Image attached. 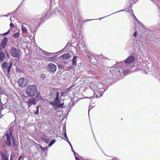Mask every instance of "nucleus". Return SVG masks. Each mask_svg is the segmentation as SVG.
<instances>
[{"label":"nucleus","mask_w":160,"mask_h":160,"mask_svg":"<svg viewBox=\"0 0 160 160\" xmlns=\"http://www.w3.org/2000/svg\"><path fill=\"white\" fill-rule=\"evenodd\" d=\"M8 15H9V14H7V15H4L3 16L7 17H8Z\"/></svg>","instance_id":"obj_53"},{"label":"nucleus","mask_w":160,"mask_h":160,"mask_svg":"<svg viewBox=\"0 0 160 160\" xmlns=\"http://www.w3.org/2000/svg\"><path fill=\"white\" fill-rule=\"evenodd\" d=\"M0 154L2 160H9L6 154L1 152Z\"/></svg>","instance_id":"obj_18"},{"label":"nucleus","mask_w":160,"mask_h":160,"mask_svg":"<svg viewBox=\"0 0 160 160\" xmlns=\"http://www.w3.org/2000/svg\"><path fill=\"white\" fill-rule=\"evenodd\" d=\"M93 20V19L88 20H86V21H91V20Z\"/></svg>","instance_id":"obj_55"},{"label":"nucleus","mask_w":160,"mask_h":160,"mask_svg":"<svg viewBox=\"0 0 160 160\" xmlns=\"http://www.w3.org/2000/svg\"><path fill=\"white\" fill-rule=\"evenodd\" d=\"M15 154H11L10 155V160H14Z\"/></svg>","instance_id":"obj_38"},{"label":"nucleus","mask_w":160,"mask_h":160,"mask_svg":"<svg viewBox=\"0 0 160 160\" xmlns=\"http://www.w3.org/2000/svg\"><path fill=\"white\" fill-rule=\"evenodd\" d=\"M59 10V9L58 8H56L54 9L51 12V15H53L55 13H57V12H58Z\"/></svg>","instance_id":"obj_25"},{"label":"nucleus","mask_w":160,"mask_h":160,"mask_svg":"<svg viewBox=\"0 0 160 160\" xmlns=\"http://www.w3.org/2000/svg\"><path fill=\"white\" fill-rule=\"evenodd\" d=\"M3 93L2 91V88L0 86V95H1Z\"/></svg>","instance_id":"obj_49"},{"label":"nucleus","mask_w":160,"mask_h":160,"mask_svg":"<svg viewBox=\"0 0 160 160\" xmlns=\"http://www.w3.org/2000/svg\"><path fill=\"white\" fill-rule=\"evenodd\" d=\"M106 17H107V16H106ZM105 17H103V18H105ZM102 18H99V19H100V20H101V19H102Z\"/></svg>","instance_id":"obj_56"},{"label":"nucleus","mask_w":160,"mask_h":160,"mask_svg":"<svg viewBox=\"0 0 160 160\" xmlns=\"http://www.w3.org/2000/svg\"><path fill=\"white\" fill-rule=\"evenodd\" d=\"M22 158V156H20L19 157V158H18V160H20Z\"/></svg>","instance_id":"obj_51"},{"label":"nucleus","mask_w":160,"mask_h":160,"mask_svg":"<svg viewBox=\"0 0 160 160\" xmlns=\"http://www.w3.org/2000/svg\"><path fill=\"white\" fill-rule=\"evenodd\" d=\"M12 144H13V146H15V145H16V142H15V139H14V138L13 136H12Z\"/></svg>","instance_id":"obj_37"},{"label":"nucleus","mask_w":160,"mask_h":160,"mask_svg":"<svg viewBox=\"0 0 160 160\" xmlns=\"http://www.w3.org/2000/svg\"><path fill=\"white\" fill-rule=\"evenodd\" d=\"M10 26L11 27H13L15 26V25L14 24L12 23H11L10 24Z\"/></svg>","instance_id":"obj_46"},{"label":"nucleus","mask_w":160,"mask_h":160,"mask_svg":"<svg viewBox=\"0 0 160 160\" xmlns=\"http://www.w3.org/2000/svg\"><path fill=\"white\" fill-rule=\"evenodd\" d=\"M47 68L48 71L52 73H54L57 69L56 66L52 63H49Z\"/></svg>","instance_id":"obj_8"},{"label":"nucleus","mask_w":160,"mask_h":160,"mask_svg":"<svg viewBox=\"0 0 160 160\" xmlns=\"http://www.w3.org/2000/svg\"><path fill=\"white\" fill-rule=\"evenodd\" d=\"M36 95V96L34 97V98L36 102H38L43 99L40 93H37Z\"/></svg>","instance_id":"obj_16"},{"label":"nucleus","mask_w":160,"mask_h":160,"mask_svg":"<svg viewBox=\"0 0 160 160\" xmlns=\"http://www.w3.org/2000/svg\"><path fill=\"white\" fill-rule=\"evenodd\" d=\"M117 74L118 76L121 75L122 73L123 72V70L120 69H117Z\"/></svg>","instance_id":"obj_32"},{"label":"nucleus","mask_w":160,"mask_h":160,"mask_svg":"<svg viewBox=\"0 0 160 160\" xmlns=\"http://www.w3.org/2000/svg\"><path fill=\"white\" fill-rule=\"evenodd\" d=\"M105 90L104 89L101 88H99V90H97V91H94V95L90 97H87V98H100L101 96L103 94Z\"/></svg>","instance_id":"obj_4"},{"label":"nucleus","mask_w":160,"mask_h":160,"mask_svg":"<svg viewBox=\"0 0 160 160\" xmlns=\"http://www.w3.org/2000/svg\"><path fill=\"white\" fill-rule=\"evenodd\" d=\"M12 65V62L10 63V64L7 62H4L2 63V69L6 75L9 74Z\"/></svg>","instance_id":"obj_3"},{"label":"nucleus","mask_w":160,"mask_h":160,"mask_svg":"<svg viewBox=\"0 0 160 160\" xmlns=\"http://www.w3.org/2000/svg\"><path fill=\"white\" fill-rule=\"evenodd\" d=\"M71 55L68 53H64L61 56L59 57V59L61 60H67L71 57Z\"/></svg>","instance_id":"obj_13"},{"label":"nucleus","mask_w":160,"mask_h":160,"mask_svg":"<svg viewBox=\"0 0 160 160\" xmlns=\"http://www.w3.org/2000/svg\"><path fill=\"white\" fill-rule=\"evenodd\" d=\"M82 52L84 54H86V55L89 58V60L91 61L93 59L96 60L95 58L94 57V55L93 54L89 52L88 50H84Z\"/></svg>","instance_id":"obj_10"},{"label":"nucleus","mask_w":160,"mask_h":160,"mask_svg":"<svg viewBox=\"0 0 160 160\" xmlns=\"http://www.w3.org/2000/svg\"><path fill=\"white\" fill-rule=\"evenodd\" d=\"M70 147L71 148L72 151L73 152V153L74 154L75 156L76 160H81L78 157H77L76 156V155H78V154L77 153L75 152V151L73 149L72 146H72H70Z\"/></svg>","instance_id":"obj_24"},{"label":"nucleus","mask_w":160,"mask_h":160,"mask_svg":"<svg viewBox=\"0 0 160 160\" xmlns=\"http://www.w3.org/2000/svg\"><path fill=\"white\" fill-rule=\"evenodd\" d=\"M56 142V140L55 139H52L48 144V146L49 147H51Z\"/></svg>","instance_id":"obj_29"},{"label":"nucleus","mask_w":160,"mask_h":160,"mask_svg":"<svg viewBox=\"0 0 160 160\" xmlns=\"http://www.w3.org/2000/svg\"><path fill=\"white\" fill-rule=\"evenodd\" d=\"M113 14H114V13H113ZM112 14H113V13H112ZM112 15V14H110V15Z\"/></svg>","instance_id":"obj_57"},{"label":"nucleus","mask_w":160,"mask_h":160,"mask_svg":"<svg viewBox=\"0 0 160 160\" xmlns=\"http://www.w3.org/2000/svg\"><path fill=\"white\" fill-rule=\"evenodd\" d=\"M137 43L138 45V46L140 47H143V42L142 41L140 38L137 41Z\"/></svg>","instance_id":"obj_22"},{"label":"nucleus","mask_w":160,"mask_h":160,"mask_svg":"<svg viewBox=\"0 0 160 160\" xmlns=\"http://www.w3.org/2000/svg\"><path fill=\"white\" fill-rule=\"evenodd\" d=\"M132 13L133 14V16H134L135 19V20L138 22H139L138 20V19H137V18H136V17L135 16L133 12H132Z\"/></svg>","instance_id":"obj_48"},{"label":"nucleus","mask_w":160,"mask_h":160,"mask_svg":"<svg viewBox=\"0 0 160 160\" xmlns=\"http://www.w3.org/2000/svg\"><path fill=\"white\" fill-rule=\"evenodd\" d=\"M68 105L70 107V108H69V109H67V110H68V113L70 112V111H71V108L74 106V105H75V103L72 102V103H69Z\"/></svg>","instance_id":"obj_26"},{"label":"nucleus","mask_w":160,"mask_h":160,"mask_svg":"<svg viewBox=\"0 0 160 160\" xmlns=\"http://www.w3.org/2000/svg\"><path fill=\"white\" fill-rule=\"evenodd\" d=\"M18 83L21 87L24 88L28 85V81L25 78H21L18 80Z\"/></svg>","instance_id":"obj_6"},{"label":"nucleus","mask_w":160,"mask_h":160,"mask_svg":"<svg viewBox=\"0 0 160 160\" xmlns=\"http://www.w3.org/2000/svg\"><path fill=\"white\" fill-rule=\"evenodd\" d=\"M10 54L11 56L14 58H17L18 59L20 58V53L18 49L14 47L11 48L10 50Z\"/></svg>","instance_id":"obj_7"},{"label":"nucleus","mask_w":160,"mask_h":160,"mask_svg":"<svg viewBox=\"0 0 160 160\" xmlns=\"http://www.w3.org/2000/svg\"><path fill=\"white\" fill-rule=\"evenodd\" d=\"M63 135H64V137L67 139L66 140L68 142V143L69 144L70 146H72V144L70 142V141H69L68 139V138L67 137V134H66V131H65L64 132Z\"/></svg>","instance_id":"obj_23"},{"label":"nucleus","mask_w":160,"mask_h":160,"mask_svg":"<svg viewBox=\"0 0 160 160\" xmlns=\"http://www.w3.org/2000/svg\"><path fill=\"white\" fill-rule=\"evenodd\" d=\"M77 58H78V57L77 56H75L73 57L72 60V64L73 65L76 66V62Z\"/></svg>","instance_id":"obj_21"},{"label":"nucleus","mask_w":160,"mask_h":160,"mask_svg":"<svg viewBox=\"0 0 160 160\" xmlns=\"http://www.w3.org/2000/svg\"><path fill=\"white\" fill-rule=\"evenodd\" d=\"M43 141L44 142L46 143H48L49 142V139H48L47 138L46 139H45L44 141Z\"/></svg>","instance_id":"obj_41"},{"label":"nucleus","mask_w":160,"mask_h":160,"mask_svg":"<svg viewBox=\"0 0 160 160\" xmlns=\"http://www.w3.org/2000/svg\"><path fill=\"white\" fill-rule=\"evenodd\" d=\"M58 67L59 68L63 69L64 68L63 65L61 64H58Z\"/></svg>","instance_id":"obj_39"},{"label":"nucleus","mask_w":160,"mask_h":160,"mask_svg":"<svg viewBox=\"0 0 160 160\" xmlns=\"http://www.w3.org/2000/svg\"><path fill=\"white\" fill-rule=\"evenodd\" d=\"M70 89H65L63 91V93H62V94H64V93H67L68 91Z\"/></svg>","instance_id":"obj_43"},{"label":"nucleus","mask_w":160,"mask_h":160,"mask_svg":"<svg viewBox=\"0 0 160 160\" xmlns=\"http://www.w3.org/2000/svg\"><path fill=\"white\" fill-rule=\"evenodd\" d=\"M9 32H10V30H9L7 32L3 33V34H0V35H3V36H5V35H7L9 33Z\"/></svg>","instance_id":"obj_40"},{"label":"nucleus","mask_w":160,"mask_h":160,"mask_svg":"<svg viewBox=\"0 0 160 160\" xmlns=\"http://www.w3.org/2000/svg\"><path fill=\"white\" fill-rule=\"evenodd\" d=\"M49 96L51 98H55V96L57 97L58 94V97H59V92L57 91V88H50L49 89Z\"/></svg>","instance_id":"obj_5"},{"label":"nucleus","mask_w":160,"mask_h":160,"mask_svg":"<svg viewBox=\"0 0 160 160\" xmlns=\"http://www.w3.org/2000/svg\"><path fill=\"white\" fill-rule=\"evenodd\" d=\"M42 19H34L32 21L30 24L28 25L25 24L26 26H28L31 30L33 32L35 33L37 28L40 25V22Z\"/></svg>","instance_id":"obj_2"},{"label":"nucleus","mask_w":160,"mask_h":160,"mask_svg":"<svg viewBox=\"0 0 160 160\" xmlns=\"http://www.w3.org/2000/svg\"><path fill=\"white\" fill-rule=\"evenodd\" d=\"M20 35V34L19 32H18L15 33L13 35V37L16 38L18 37H19Z\"/></svg>","instance_id":"obj_30"},{"label":"nucleus","mask_w":160,"mask_h":160,"mask_svg":"<svg viewBox=\"0 0 160 160\" xmlns=\"http://www.w3.org/2000/svg\"><path fill=\"white\" fill-rule=\"evenodd\" d=\"M28 103L31 104H33L34 105L36 104V101L34 98L28 100Z\"/></svg>","instance_id":"obj_20"},{"label":"nucleus","mask_w":160,"mask_h":160,"mask_svg":"<svg viewBox=\"0 0 160 160\" xmlns=\"http://www.w3.org/2000/svg\"><path fill=\"white\" fill-rule=\"evenodd\" d=\"M47 138V137L45 135V134L43 135L40 137V139L43 141H44L45 139Z\"/></svg>","instance_id":"obj_33"},{"label":"nucleus","mask_w":160,"mask_h":160,"mask_svg":"<svg viewBox=\"0 0 160 160\" xmlns=\"http://www.w3.org/2000/svg\"><path fill=\"white\" fill-rule=\"evenodd\" d=\"M113 14H114V13H113ZM112 14H113V13H112ZM112 15V14H110V15Z\"/></svg>","instance_id":"obj_58"},{"label":"nucleus","mask_w":160,"mask_h":160,"mask_svg":"<svg viewBox=\"0 0 160 160\" xmlns=\"http://www.w3.org/2000/svg\"><path fill=\"white\" fill-rule=\"evenodd\" d=\"M36 107L37 108V110H36V111L34 112V113L36 115H38L39 114V106H37Z\"/></svg>","instance_id":"obj_34"},{"label":"nucleus","mask_w":160,"mask_h":160,"mask_svg":"<svg viewBox=\"0 0 160 160\" xmlns=\"http://www.w3.org/2000/svg\"><path fill=\"white\" fill-rule=\"evenodd\" d=\"M124 11V10H120L119 11H117L115 13H117V12H121V11Z\"/></svg>","instance_id":"obj_52"},{"label":"nucleus","mask_w":160,"mask_h":160,"mask_svg":"<svg viewBox=\"0 0 160 160\" xmlns=\"http://www.w3.org/2000/svg\"><path fill=\"white\" fill-rule=\"evenodd\" d=\"M49 14L48 12L47 13H45V15L43 17V18H41V19H45L47 18L49 16Z\"/></svg>","instance_id":"obj_31"},{"label":"nucleus","mask_w":160,"mask_h":160,"mask_svg":"<svg viewBox=\"0 0 160 160\" xmlns=\"http://www.w3.org/2000/svg\"><path fill=\"white\" fill-rule=\"evenodd\" d=\"M25 24L23 23V25L21 26V29L22 30V32L23 33H25V34H27L28 33V30L27 29V27H28V26H26L25 25Z\"/></svg>","instance_id":"obj_17"},{"label":"nucleus","mask_w":160,"mask_h":160,"mask_svg":"<svg viewBox=\"0 0 160 160\" xmlns=\"http://www.w3.org/2000/svg\"><path fill=\"white\" fill-rule=\"evenodd\" d=\"M128 72V70H125L123 72V73H124V74L127 73Z\"/></svg>","instance_id":"obj_47"},{"label":"nucleus","mask_w":160,"mask_h":160,"mask_svg":"<svg viewBox=\"0 0 160 160\" xmlns=\"http://www.w3.org/2000/svg\"><path fill=\"white\" fill-rule=\"evenodd\" d=\"M9 135L10 134V137H12V136H13L12 135V133L11 131L10 130L9 131Z\"/></svg>","instance_id":"obj_45"},{"label":"nucleus","mask_w":160,"mask_h":160,"mask_svg":"<svg viewBox=\"0 0 160 160\" xmlns=\"http://www.w3.org/2000/svg\"><path fill=\"white\" fill-rule=\"evenodd\" d=\"M6 137V141H5V143L7 146H9L12 144L11 138L9 133H7L5 134Z\"/></svg>","instance_id":"obj_15"},{"label":"nucleus","mask_w":160,"mask_h":160,"mask_svg":"<svg viewBox=\"0 0 160 160\" xmlns=\"http://www.w3.org/2000/svg\"><path fill=\"white\" fill-rule=\"evenodd\" d=\"M40 77L42 80H44L46 77V75L42 73Z\"/></svg>","instance_id":"obj_35"},{"label":"nucleus","mask_w":160,"mask_h":160,"mask_svg":"<svg viewBox=\"0 0 160 160\" xmlns=\"http://www.w3.org/2000/svg\"><path fill=\"white\" fill-rule=\"evenodd\" d=\"M137 31H136L134 32L133 33V36L135 37H136L137 36Z\"/></svg>","instance_id":"obj_44"},{"label":"nucleus","mask_w":160,"mask_h":160,"mask_svg":"<svg viewBox=\"0 0 160 160\" xmlns=\"http://www.w3.org/2000/svg\"><path fill=\"white\" fill-rule=\"evenodd\" d=\"M116 71L117 69L116 68H114L112 67H111L110 68V71L108 74V75H109V77H110L112 78V77H114V75L118 76V75Z\"/></svg>","instance_id":"obj_9"},{"label":"nucleus","mask_w":160,"mask_h":160,"mask_svg":"<svg viewBox=\"0 0 160 160\" xmlns=\"http://www.w3.org/2000/svg\"><path fill=\"white\" fill-rule=\"evenodd\" d=\"M151 0V1H152V2H154V3H155V4H156L155 2V0Z\"/></svg>","instance_id":"obj_54"},{"label":"nucleus","mask_w":160,"mask_h":160,"mask_svg":"<svg viewBox=\"0 0 160 160\" xmlns=\"http://www.w3.org/2000/svg\"><path fill=\"white\" fill-rule=\"evenodd\" d=\"M39 146H40V148L42 151H43L45 153L46 152H47L48 149V148L47 147H45V149L43 147H42L41 145L39 144H38Z\"/></svg>","instance_id":"obj_27"},{"label":"nucleus","mask_w":160,"mask_h":160,"mask_svg":"<svg viewBox=\"0 0 160 160\" xmlns=\"http://www.w3.org/2000/svg\"><path fill=\"white\" fill-rule=\"evenodd\" d=\"M5 57V53L3 52H0V62H2Z\"/></svg>","instance_id":"obj_19"},{"label":"nucleus","mask_w":160,"mask_h":160,"mask_svg":"<svg viewBox=\"0 0 160 160\" xmlns=\"http://www.w3.org/2000/svg\"><path fill=\"white\" fill-rule=\"evenodd\" d=\"M3 109L2 104V102L0 103V110L1 111Z\"/></svg>","instance_id":"obj_42"},{"label":"nucleus","mask_w":160,"mask_h":160,"mask_svg":"<svg viewBox=\"0 0 160 160\" xmlns=\"http://www.w3.org/2000/svg\"><path fill=\"white\" fill-rule=\"evenodd\" d=\"M8 39V38L7 37H5L1 41V42L0 43V46L2 48H5L6 46Z\"/></svg>","instance_id":"obj_12"},{"label":"nucleus","mask_w":160,"mask_h":160,"mask_svg":"<svg viewBox=\"0 0 160 160\" xmlns=\"http://www.w3.org/2000/svg\"><path fill=\"white\" fill-rule=\"evenodd\" d=\"M58 102H60V101L59 100V98L58 94L57 97H56L54 99V101H51L49 103L50 104L54 106H58Z\"/></svg>","instance_id":"obj_14"},{"label":"nucleus","mask_w":160,"mask_h":160,"mask_svg":"<svg viewBox=\"0 0 160 160\" xmlns=\"http://www.w3.org/2000/svg\"><path fill=\"white\" fill-rule=\"evenodd\" d=\"M43 53L45 55H46L48 56H49L51 55L52 54H53L54 53H50V52L43 51Z\"/></svg>","instance_id":"obj_28"},{"label":"nucleus","mask_w":160,"mask_h":160,"mask_svg":"<svg viewBox=\"0 0 160 160\" xmlns=\"http://www.w3.org/2000/svg\"><path fill=\"white\" fill-rule=\"evenodd\" d=\"M6 56L9 58L10 57V55H9V54L7 53V52H6Z\"/></svg>","instance_id":"obj_50"},{"label":"nucleus","mask_w":160,"mask_h":160,"mask_svg":"<svg viewBox=\"0 0 160 160\" xmlns=\"http://www.w3.org/2000/svg\"><path fill=\"white\" fill-rule=\"evenodd\" d=\"M38 92V86L36 85L31 84L28 85L26 88V92L29 97L34 96Z\"/></svg>","instance_id":"obj_1"},{"label":"nucleus","mask_w":160,"mask_h":160,"mask_svg":"<svg viewBox=\"0 0 160 160\" xmlns=\"http://www.w3.org/2000/svg\"><path fill=\"white\" fill-rule=\"evenodd\" d=\"M60 102H58V106H56V107H58V108H62V106L63 105V103H59Z\"/></svg>","instance_id":"obj_36"},{"label":"nucleus","mask_w":160,"mask_h":160,"mask_svg":"<svg viewBox=\"0 0 160 160\" xmlns=\"http://www.w3.org/2000/svg\"><path fill=\"white\" fill-rule=\"evenodd\" d=\"M134 57L132 55H130L125 60V62L126 64H130L133 62L135 60Z\"/></svg>","instance_id":"obj_11"}]
</instances>
